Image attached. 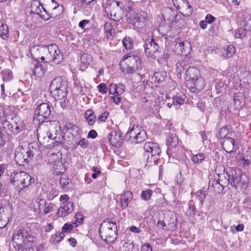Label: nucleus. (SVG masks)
I'll return each mask as SVG.
<instances>
[{
  "instance_id": "nucleus-1",
  "label": "nucleus",
  "mask_w": 251,
  "mask_h": 251,
  "mask_svg": "<svg viewBox=\"0 0 251 251\" xmlns=\"http://www.w3.org/2000/svg\"><path fill=\"white\" fill-rule=\"evenodd\" d=\"M141 60L136 54L128 53L124 55L120 64L122 72L126 74H133L142 69Z\"/></svg>"
},
{
  "instance_id": "nucleus-2",
  "label": "nucleus",
  "mask_w": 251,
  "mask_h": 251,
  "mask_svg": "<svg viewBox=\"0 0 251 251\" xmlns=\"http://www.w3.org/2000/svg\"><path fill=\"white\" fill-rule=\"evenodd\" d=\"M101 239L106 243L113 242L117 236V226L116 222L103 221L100 228Z\"/></svg>"
},
{
  "instance_id": "nucleus-3",
  "label": "nucleus",
  "mask_w": 251,
  "mask_h": 251,
  "mask_svg": "<svg viewBox=\"0 0 251 251\" xmlns=\"http://www.w3.org/2000/svg\"><path fill=\"white\" fill-rule=\"evenodd\" d=\"M0 120L3 127L12 134H17L23 129L22 122L19 117L14 114L4 115L3 117L2 115Z\"/></svg>"
},
{
  "instance_id": "nucleus-4",
  "label": "nucleus",
  "mask_w": 251,
  "mask_h": 251,
  "mask_svg": "<svg viewBox=\"0 0 251 251\" xmlns=\"http://www.w3.org/2000/svg\"><path fill=\"white\" fill-rule=\"evenodd\" d=\"M144 159L148 163L157 164L160 157L161 150L159 145L153 142H146L144 146Z\"/></svg>"
},
{
  "instance_id": "nucleus-5",
  "label": "nucleus",
  "mask_w": 251,
  "mask_h": 251,
  "mask_svg": "<svg viewBox=\"0 0 251 251\" xmlns=\"http://www.w3.org/2000/svg\"><path fill=\"white\" fill-rule=\"evenodd\" d=\"M124 4L119 1L113 0L108 4L105 11L110 15V19L115 21L122 19L124 13Z\"/></svg>"
},
{
  "instance_id": "nucleus-6",
  "label": "nucleus",
  "mask_w": 251,
  "mask_h": 251,
  "mask_svg": "<svg viewBox=\"0 0 251 251\" xmlns=\"http://www.w3.org/2000/svg\"><path fill=\"white\" fill-rule=\"evenodd\" d=\"M51 105L49 103L43 102L38 105L35 110L34 119H37L42 123L50 121L51 113Z\"/></svg>"
},
{
  "instance_id": "nucleus-7",
  "label": "nucleus",
  "mask_w": 251,
  "mask_h": 251,
  "mask_svg": "<svg viewBox=\"0 0 251 251\" xmlns=\"http://www.w3.org/2000/svg\"><path fill=\"white\" fill-rule=\"evenodd\" d=\"M33 155V151L29 148L18 147L15 150V160L18 165L24 166L28 163Z\"/></svg>"
},
{
  "instance_id": "nucleus-8",
  "label": "nucleus",
  "mask_w": 251,
  "mask_h": 251,
  "mask_svg": "<svg viewBox=\"0 0 251 251\" xmlns=\"http://www.w3.org/2000/svg\"><path fill=\"white\" fill-rule=\"evenodd\" d=\"M63 56L62 53L56 45H49L45 63L52 62L54 64H59L63 59Z\"/></svg>"
},
{
  "instance_id": "nucleus-9",
  "label": "nucleus",
  "mask_w": 251,
  "mask_h": 251,
  "mask_svg": "<svg viewBox=\"0 0 251 251\" xmlns=\"http://www.w3.org/2000/svg\"><path fill=\"white\" fill-rule=\"evenodd\" d=\"M147 18V13L144 11L139 13L130 12L128 16H127V20L134 28L140 29L145 25Z\"/></svg>"
},
{
  "instance_id": "nucleus-10",
  "label": "nucleus",
  "mask_w": 251,
  "mask_h": 251,
  "mask_svg": "<svg viewBox=\"0 0 251 251\" xmlns=\"http://www.w3.org/2000/svg\"><path fill=\"white\" fill-rule=\"evenodd\" d=\"M227 177L226 180L227 185L229 183L233 187L235 188L242 187L244 185V182L242 180V171L240 169L231 170L229 173H226Z\"/></svg>"
},
{
  "instance_id": "nucleus-11",
  "label": "nucleus",
  "mask_w": 251,
  "mask_h": 251,
  "mask_svg": "<svg viewBox=\"0 0 251 251\" xmlns=\"http://www.w3.org/2000/svg\"><path fill=\"white\" fill-rule=\"evenodd\" d=\"M48 51V46L35 45L30 49V52L32 57L36 61L41 59L45 62L46 54Z\"/></svg>"
},
{
  "instance_id": "nucleus-12",
  "label": "nucleus",
  "mask_w": 251,
  "mask_h": 251,
  "mask_svg": "<svg viewBox=\"0 0 251 251\" xmlns=\"http://www.w3.org/2000/svg\"><path fill=\"white\" fill-rule=\"evenodd\" d=\"M24 234L23 230L19 229L16 231L13 234V245L17 251L24 250V245L27 241Z\"/></svg>"
},
{
  "instance_id": "nucleus-13",
  "label": "nucleus",
  "mask_w": 251,
  "mask_h": 251,
  "mask_svg": "<svg viewBox=\"0 0 251 251\" xmlns=\"http://www.w3.org/2000/svg\"><path fill=\"white\" fill-rule=\"evenodd\" d=\"M108 139L113 146L119 148L124 143V137L120 130H113L108 134Z\"/></svg>"
},
{
  "instance_id": "nucleus-14",
  "label": "nucleus",
  "mask_w": 251,
  "mask_h": 251,
  "mask_svg": "<svg viewBox=\"0 0 251 251\" xmlns=\"http://www.w3.org/2000/svg\"><path fill=\"white\" fill-rule=\"evenodd\" d=\"M23 171L13 172L10 176V183L14 187L15 189L19 192L23 190L22 186Z\"/></svg>"
},
{
  "instance_id": "nucleus-15",
  "label": "nucleus",
  "mask_w": 251,
  "mask_h": 251,
  "mask_svg": "<svg viewBox=\"0 0 251 251\" xmlns=\"http://www.w3.org/2000/svg\"><path fill=\"white\" fill-rule=\"evenodd\" d=\"M144 47L145 51L149 56H151V54H155L160 52L159 50L161 48L152 39L146 40L144 42Z\"/></svg>"
},
{
  "instance_id": "nucleus-16",
  "label": "nucleus",
  "mask_w": 251,
  "mask_h": 251,
  "mask_svg": "<svg viewBox=\"0 0 251 251\" xmlns=\"http://www.w3.org/2000/svg\"><path fill=\"white\" fill-rule=\"evenodd\" d=\"M43 10L45 12L46 15H41L40 17L45 21H48L50 18H55L60 16L63 11V6L58 4L54 5L52 8L50 12L48 11L44 7H43Z\"/></svg>"
},
{
  "instance_id": "nucleus-17",
  "label": "nucleus",
  "mask_w": 251,
  "mask_h": 251,
  "mask_svg": "<svg viewBox=\"0 0 251 251\" xmlns=\"http://www.w3.org/2000/svg\"><path fill=\"white\" fill-rule=\"evenodd\" d=\"M64 87V89H68V82L63 76H58L53 79L50 86V90H59Z\"/></svg>"
},
{
  "instance_id": "nucleus-18",
  "label": "nucleus",
  "mask_w": 251,
  "mask_h": 251,
  "mask_svg": "<svg viewBox=\"0 0 251 251\" xmlns=\"http://www.w3.org/2000/svg\"><path fill=\"white\" fill-rule=\"evenodd\" d=\"M190 47L189 42L179 41L176 42L173 50L176 54L186 55L190 52Z\"/></svg>"
},
{
  "instance_id": "nucleus-19",
  "label": "nucleus",
  "mask_w": 251,
  "mask_h": 251,
  "mask_svg": "<svg viewBox=\"0 0 251 251\" xmlns=\"http://www.w3.org/2000/svg\"><path fill=\"white\" fill-rule=\"evenodd\" d=\"M224 177L225 179V180L221 178L218 180L213 179L210 180L209 182V187H211L213 191L216 193L220 194L223 191L224 187L226 186L224 185H227L226 181V177L225 175Z\"/></svg>"
},
{
  "instance_id": "nucleus-20",
  "label": "nucleus",
  "mask_w": 251,
  "mask_h": 251,
  "mask_svg": "<svg viewBox=\"0 0 251 251\" xmlns=\"http://www.w3.org/2000/svg\"><path fill=\"white\" fill-rule=\"evenodd\" d=\"M64 87H63L62 89L59 90H50L51 95L56 100H63V102H60V104L62 107L65 105V100L68 93V89H64Z\"/></svg>"
},
{
  "instance_id": "nucleus-21",
  "label": "nucleus",
  "mask_w": 251,
  "mask_h": 251,
  "mask_svg": "<svg viewBox=\"0 0 251 251\" xmlns=\"http://www.w3.org/2000/svg\"><path fill=\"white\" fill-rule=\"evenodd\" d=\"M37 138L41 144L47 148H51L55 146V139H50L48 136L42 133L37 134Z\"/></svg>"
},
{
  "instance_id": "nucleus-22",
  "label": "nucleus",
  "mask_w": 251,
  "mask_h": 251,
  "mask_svg": "<svg viewBox=\"0 0 251 251\" xmlns=\"http://www.w3.org/2000/svg\"><path fill=\"white\" fill-rule=\"evenodd\" d=\"M163 17L165 21H166L170 24H172L177 20V12L171 8L166 7L164 9Z\"/></svg>"
},
{
  "instance_id": "nucleus-23",
  "label": "nucleus",
  "mask_w": 251,
  "mask_h": 251,
  "mask_svg": "<svg viewBox=\"0 0 251 251\" xmlns=\"http://www.w3.org/2000/svg\"><path fill=\"white\" fill-rule=\"evenodd\" d=\"M190 86L191 91L193 92L196 91L199 92L204 87V82L203 79L200 76L199 77L191 81V84L188 85Z\"/></svg>"
},
{
  "instance_id": "nucleus-24",
  "label": "nucleus",
  "mask_w": 251,
  "mask_h": 251,
  "mask_svg": "<svg viewBox=\"0 0 251 251\" xmlns=\"http://www.w3.org/2000/svg\"><path fill=\"white\" fill-rule=\"evenodd\" d=\"M74 203L72 201H69L63 205L61 206L57 212L59 217H65L73 210Z\"/></svg>"
},
{
  "instance_id": "nucleus-25",
  "label": "nucleus",
  "mask_w": 251,
  "mask_h": 251,
  "mask_svg": "<svg viewBox=\"0 0 251 251\" xmlns=\"http://www.w3.org/2000/svg\"><path fill=\"white\" fill-rule=\"evenodd\" d=\"M133 198V194L130 191H126L123 193L121 197L120 207L122 209H126L128 206L129 202L131 201Z\"/></svg>"
},
{
  "instance_id": "nucleus-26",
  "label": "nucleus",
  "mask_w": 251,
  "mask_h": 251,
  "mask_svg": "<svg viewBox=\"0 0 251 251\" xmlns=\"http://www.w3.org/2000/svg\"><path fill=\"white\" fill-rule=\"evenodd\" d=\"M80 63L79 67L80 70L83 71L88 68L92 61V57L90 54L83 53L80 56Z\"/></svg>"
},
{
  "instance_id": "nucleus-27",
  "label": "nucleus",
  "mask_w": 251,
  "mask_h": 251,
  "mask_svg": "<svg viewBox=\"0 0 251 251\" xmlns=\"http://www.w3.org/2000/svg\"><path fill=\"white\" fill-rule=\"evenodd\" d=\"M185 74L189 78V79L187 81V85H190L192 80H194L197 77L201 76L199 70L194 67H189L186 70Z\"/></svg>"
},
{
  "instance_id": "nucleus-28",
  "label": "nucleus",
  "mask_w": 251,
  "mask_h": 251,
  "mask_svg": "<svg viewBox=\"0 0 251 251\" xmlns=\"http://www.w3.org/2000/svg\"><path fill=\"white\" fill-rule=\"evenodd\" d=\"M139 126H133L132 128L129 129L125 136V138L126 141L130 142L132 144H134L135 139L137 136L136 133L138 132Z\"/></svg>"
},
{
  "instance_id": "nucleus-29",
  "label": "nucleus",
  "mask_w": 251,
  "mask_h": 251,
  "mask_svg": "<svg viewBox=\"0 0 251 251\" xmlns=\"http://www.w3.org/2000/svg\"><path fill=\"white\" fill-rule=\"evenodd\" d=\"M222 146L226 152H231L235 147L234 140L230 137L225 138L222 142Z\"/></svg>"
},
{
  "instance_id": "nucleus-30",
  "label": "nucleus",
  "mask_w": 251,
  "mask_h": 251,
  "mask_svg": "<svg viewBox=\"0 0 251 251\" xmlns=\"http://www.w3.org/2000/svg\"><path fill=\"white\" fill-rule=\"evenodd\" d=\"M23 178H22V186L23 187V190L27 187H28L33 183H34V178L31 176L30 175L26 173V172L23 171Z\"/></svg>"
},
{
  "instance_id": "nucleus-31",
  "label": "nucleus",
  "mask_w": 251,
  "mask_h": 251,
  "mask_svg": "<svg viewBox=\"0 0 251 251\" xmlns=\"http://www.w3.org/2000/svg\"><path fill=\"white\" fill-rule=\"evenodd\" d=\"M1 75L3 82L6 83V86L8 87L13 78L12 72L8 69L4 70L1 72Z\"/></svg>"
},
{
  "instance_id": "nucleus-32",
  "label": "nucleus",
  "mask_w": 251,
  "mask_h": 251,
  "mask_svg": "<svg viewBox=\"0 0 251 251\" xmlns=\"http://www.w3.org/2000/svg\"><path fill=\"white\" fill-rule=\"evenodd\" d=\"M32 71L35 76L40 77L45 74L46 70L42 65L38 62L34 64V68Z\"/></svg>"
},
{
  "instance_id": "nucleus-33",
  "label": "nucleus",
  "mask_w": 251,
  "mask_h": 251,
  "mask_svg": "<svg viewBox=\"0 0 251 251\" xmlns=\"http://www.w3.org/2000/svg\"><path fill=\"white\" fill-rule=\"evenodd\" d=\"M84 117L89 125L92 126L95 123L96 116L92 110H87L84 113Z\"/></svg>"
},
{
  "instance_id": "nucleus-34",
  "label": "nucleus",
  "mask_w": 251,
  "mask_h": 251,
  "mask_svg": "<svg viewBox=\"0 0 251 251\" xmlns=\"http://www.w3.org/2000/svg\"><path fill=\"white\" fill-rule=\"evenodd\" d=\"M104 30L107 39H112L115 36V30L110 23L107 22L104 24Z\"/></svg>"
},
{
  "instance_id": "nucleus-35",
  "label": "nucleus",
  "mask_w": 251,
  "mask_h": 251,
  "mask_svg": "<svg viewBox=\"0 0 251 251\" xmlns=\"http://www.w3.org/2000/svg\"><path fill=\"white\" fill-rule=\"evenodd\" d=\"M178 138L176 136H168L166 139V145L168 147V149L167 150V152H168V150L170 151L172 150L173 148H175L177 144H178Z\"/></svg>"
},
{
  "instance_id": "nucleus-36",
  "label": "nucleus",
  "mask_w": 251,
  "mask_h": 251,
  "mask_svg": "<svg viewBox=\"0 0 251 251\" xmlns=\"http://www.w3.org/2000/svg\"><path fill=\"white\" fill-rule=\"evenodd\" d=\"M43 7H44L43 4L37 0L33 1L31 5L32 12L40 16L41 15L40 14L42 13Z\"/></svg>"
},
{
  "instance_id": "nucleus-37",
  "label": "nucleus",
  "mask_w": 251,
  "mask_h": 251,
  "mask_svg": "<svg viewBox=\"0 0 251 251\" xmlns=\"http://www.w3.org/2000/svg\"><path fill=\"white\" fill-rule=\"evenodd\" d=\"M141 128H142V127ZM136 134L137 136L133 144L141 143L144 141L147 138V133L146 131L143 129H141L140 127H139L138 132H137Z\"/></svg>"
},
{
  "instance_id": "nucleus-38",
  "label": "nucleus",
  "mask_w": 251,
  "mask_h": 251,
  "mask_svg": "<svg viewBox=\"0 0 251 251\" xmlns=\"http://www.w3.org/2000/svg\"><path fill=\"white\" fill-rule=\"evenodd\" d=\"M9 30L8 25L2 24L0 26V36L3 40H7L9 38Z\"/></svg>"
},
{
  "instance_id": "nucleus-39",
  "label": "nucleus",
  "mask_w": 251,
  "mask_h": 251,
  "mask_svg": "<svg viewBox=\"0 0 251 251\" xmlns=\"http://www.w3.org/2000/svg\"><path fill=\"white\" fill-rule=\"evenodd\" d=\"M225 53H223V56L226 58L231 57L236 51V49L233 45L228 46L225 50Z\"/></svg>"
},
{
  "instance_id": "nucleus-40",
  "label": "nucleus",
  "mask_w": 251,
  "mask_h": 251,
  "mask_svg": "<svg viewBox=\"0 0 251 251\" xmlns=\"http://www.w3.org/2000/svg\"><path fill=\"white\" fill-rule=\"evenodd\" d=\"M166 76V73L164 71L155 72L154 74L155 81L158 83L163 82L165 80Z\"/></svg>"
},
{
  "instance_id": "nucleus-41",
  "label": "nucleus",
  "mask_w": 251,
  "mask_h": 251,
  "mask_svg": "<svg viewBox=\"0 0 251 251\" xmlns=\"http://www.w3.org/2000/svg\"><path fill=\"white\" fill-rule=\"evenodd\" d=\"M183 97H184V95L182 93L180 94L177 93L176 96L173 97V104L178 105L183 104L184 101Z\"/></svg>"
},
{
  "instance_id": "nucleus-42",
  "label": "nucleus",
  "mask_w": 251,
  "mask_h": 251,
  "mask_svg": "<svg viewBox=\"0 0 251 251\" xmlns=\"http://www.w3.org/2000/svg\"><path fill=\"white\" fill-rule=\"evenodd\" d=\"M187 61L179 60L176 64V69L178 73L180 74L186 69Z\"/></svg>"
},
{
  "instance_id": "nucleus-43",
  "label": "nucleus",
  "mask_w": 251,
  "mask_h": 251,
  "mask_svg": "<svg viewBox=\"0 0 251 251\" xmlns=\"http://www.w3.org/2000/svg\"><path fill=\"white\" fill-rule=\"evenodd\" d=\"M123 44L126 49H131L133 46V41L131 37L126 36L123 40Z\"/></svg>"
},
{
  "instance_id": "nucleus-44",
  "label": "nucleus",
  "mask_w": 251,
  "mask_h": 251,
  "mask_svg": "<svg viewBox=\"0 0 251 251\" xmlns=\"http://www.w3.org/2000/svg\"><path fill=\"white\" fill-rule=\"evenodd\" d=\"M65 237L63 232H59L54 235H52L50 238V241L52 243H58L62 240Z\"/></svg>"
},
{
  "instance_id": "nucleus-45",
  "label": "nucleus",
  "mask_w": 251,
  "mask_h": 251,
  "mask_svg": "<svg viewBox=\"0 0 251 251\" xmlns=\"http://www.w3.org/2000/svg\"><path fill=\"white\" fill-rule=\"evenodd\" d=\"M205 158V156L204 154L199 153L195 155H193L191 158V160L196 164L201 163Z\"/></svg>"
},
{
  "instance_id": "nucleus-46",
  "label": "nucleus",
  "mask_w": 251,
  "mask_h": 251,
  "mask_svg": "<svg viewBox=\"0 0 251 251\" xmlns=\"http://www.w3.org/2000/svg\"><path fill=\"white\" fill-rule=\"evenodd\" d=\"M195 206L192 201L189 203V207L187 209L186 213L189 218L193 217L195 215Z\"/></svg>"
},
{
  "instance_id": "nucleus-47",
  "label": "nucleus",
  "mask_w": 251,
  "mask_h": 251,
  "mask_svg": "<svg viewBox=\"0 0 251 251\" xmlns=\"http://www.w3.org/2000/svg\"><path fill=\"white\" fill-rule=\"evenodd\" d=\"M152 194V191L151 189H147L142 191L141 194V198L144 201H148L150 199Z\"/></svg>"
},
{
  "instance_id": "nucleus-48",
  "label": "nucleus",
  "mask_w": 251,
  "mask_h": 251,
  "mask_svg": "<svg viewBox=\"0 0 251 251\" xmlns=\"http://www.w3.org/2000/svg\"><path fill=\"white\" fill-rule=\"evenodd\" d=\"M71 182V180L67 177H61L60 179V184L63 189L66 190L68 188V186Z\"/></svg>"
},
{
  "instance_id": "nucleus-49",
  "label": "nucleus",
  "mask_w": 251,
  "mask_h": 251,
  "mask_svg": "<svg viewBox=\"0 0 251 251\" xmlns=\"http://www.w3.org/2000/svg\"><path fill=\"white\" fill-rule=\"evenodd\" d=\"M196 199L198 201L199 205L202 206L205 199V195L201 191H199L196 193Z\"/></svg>"
},
{
  "instance_id": "nucleus-50",
  "label": "nucleus",
  "mask_w": 251,
  "mask_h": 251,
  "mask_svg": "<svg viewBox=\"0 0 251 251\" xmlns=\"http://www.w3.org/2000/svg\"><path fill=\"white\" fill-rule=\"evenodd\" d=\"M47 201L44 199H40L39 201L37 202L38 208L35 207L34 208V212L40 214L41 212V208H43L46 205Z\"/></svg>"
},
{
  "instance_id": "nucleus-51",
  "label": "nucleus",
  "mask_w": 251,
  "mask_h": 251,
  "mask_svg": "<svg viewBox=\"0 0 251 251\" xmlns=\"http://www.w3.org/2000/svg\"><path fill=\"white\" fill-rule=\"evenodd\" d=\"M228 130L226 127H222L219 131V137L220 139H225V138H229L228 137H226L228 134Z\"/></svg>"
},
{
  "instance_id": "nucleus-52",
  "label": "nucleus",
  "mask_w": 251,
  "mask_h": 251,
  "mask_svg": "<svg viewBox=\"0 0 251 251\" xmlns=\"http://www.w3.org/2000/svg\"><path fill=\"white\" fill-rule=\"evenodd\" d=\"M174 6L177 9H180V3L182 2L184 3H186L189 8H191V5L188 4V2H187V0H172Z\"/></svg>"
},
{
  "instance_id": "nucleus-53",
  "label": "nucleus",
  "mask_w": 251,
  "mask_h": 251,
  "mask_svg": "<svg viewBox=\"0 0 251 251\" xmlns=\"http://www.w3.org/2000/svg\"><path fill=\"white\" fill-rule=\"evenodd\" d=\"M53 206L54 205L53 203L51 202L48 203L47 202L46 205H45L44 208V213L46 214L52 211L53 210Z\"/></svg>"
},
{
  "instance_id": "nucleus-54",
  "label": "nucleus",
  "mask_w": 251,
  "mask_h": 251,
  "mask_svg": "<svg viewBox=\"0 0 251 251\" xmlns=\"http://www.w3.org/2000/svg\"><path fill=\"white\" fill-rule=\"evenodd\" d=\"M97 88L100 93L105 94L107 92L108 89L106 84L104 83H101L98 85Z\"/></svg>"
},
{
  "instance_id": "nucleus-55",
  "label": "nucleus",
  "mask_w": 251,
  "mask_h": 251,
  "mask_svg": "<svg viewBox=\"0 0 251 251\" xmlns=\"http://www.w3.org/2000/svg\"><path fill=\"white\" fill-rule=\"evenodd\" d=\"M89 142L85 138H82L79 141L76 143V146H80L82 148H87L88 147Z\"/></svg>"
},
{
  "instance_id": "nucleus-56",
  "label": "nucleus",
  "mask_w": 251,
  "mask_h": 251,
  "mask_svg": "<svg viewBox=\"0 0 251 251\" xmlns=\"http://www.w3.org/2000/svg\"><path fill=\"white\" fill-rule=\"evenodd\" d=\"M246 32L245 29H239L235 33L236 38H242L246 35Z\"/></svg>"
},
{
  "instance_id": "nucleus-57",
  "label": "nucleus",
  "mask_w": 251,
  "mask_h": 251,
  "mask_svg": "<svg viewBox=\"0 0 251 251\" xmlns=\"http://www.w3.org/2000/svg\"><path fill=\"white\" fill-rule=\"evenodd\" d=\"M117 85L116 84H111L108 89L109 92L110 94H117Z\"/></svg>"
},
{
  "instance_id": "nucleus-58",
  "label": "nucleus",
  "mask_w": 251,
  "mask_h": 251,
  "mask_svg": "<svg viewBox=\"0 0 251 251\" xmlns=\"http://www.w3.org/2000/svg\"><path fill=\"white\" fill-rule=\"evenodd\" d=\"M73 228V226L71 224L69 223H66L62 227V230L63 232H69L72 230Z\"/></svg>"
},
{
  "instance_id": "nucleus-59",
  "label": "nucleus",
  "mask_w": 251,
  "mask_h": 251,
  "mask_svg": "<svg viewBox=\"0 0 251 251\" xmlns=\"http://www.w3.org/2000/svg\"><path fill=\"white\" fill-rule=\"evenodd\" d=\"M117 94L118 95H121L125 91V86L122 83H119V85H117Z\"/></svg>"
},
{
  "instance_id": "nucleus-60",
  "label": "nucleus",
  "mask_w": 251,
  "mask_h": 251,
  "mask_svg": "<svg viewBox=\"0 0 251 251\" xmlns=\"http://www.w3.org/2000/svg\"><path fill=\"white\" fill-rule=\"evenodd\" d=\"M108 115V112L105 111V112H103L101 114H100L99 116V117L98 118V121L99 122H104L106 121Z\"/></svg>"
},
{
  "instance_id": "nucleus-61",
  "label": "nucleus",
  "mask_w": 251,
  "mask_h": 251,
  "mask_svg": "<svg viewBox=\"0 0 251 251\" xmlns=\"http://www.w3.org/2000/svg\"><path fill=\"white\" fill-rule=\"evenodd\" d=\"M206 55L212 54L217 53V49L215 47H209L205 52Z\"/></svg>"
},
{
  "instance_id": "nucleus-62",
  "label": "nucleus",
  "mask_w": 251,
  "mask_h": 251,
  "mask_svg": "<svg viewBox=\"0 0 251 251\" xmlns=\"http://www.w3.org/2000/svg\"><path fill=\"white\" fill-rule=\"evenodd\" d=\"M215 20L216 18L210 14H207L205 18V21L208 24H211Z\"/></svg>"
},
{
  "instance_id": "nucleus-63",
  "label": "nucleus",
  "mask_w": 251,
  "mask_h": 251,
  "mask_svg": "<svg viewBox=\"0 0 251 251\" xmlns=\"http://www.w3.org/2000/svg\"><path fill=\"white\" fill-rule=\"evenodd\" d=\"M69 197L67 194L61 195L60 197L59 201L64 204L65 202H69Z\"/></svg>"
},
{
  "instance_id": "nucleus-64",
  "label": "nucleus",
  "mask_w": 251,
  "mask_h": 251,
  "mask_svg": "<svg viewBox=\"0 0 251 251\" xmlns=\"http://www.w3.org/2000/svg\"><path fill=\"white\" fill-rule=\"evenodd\" d=\"M141 250V251H152V248L149 243L143 245Z\"/></svg>"
}]
</instances>
